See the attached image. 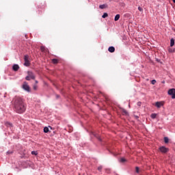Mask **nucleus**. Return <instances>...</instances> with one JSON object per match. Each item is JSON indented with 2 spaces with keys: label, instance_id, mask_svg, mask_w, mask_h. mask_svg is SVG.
<instances>
[{
  "label": "nucleus",
  "instance_id": "4",
  "mask_svg": "<svg viewBox=\"0 0 175 175\" xmlns=\"http://www.w3.org/2000/svg\"><path fill=\"white\" fill-rule=\"evenodd\" d=\"M23 88L25 90V91H27V92H30L31 88H29V85H28V83L24 82L23 85Z\"/></svg>",
  "mask_w": 175,
  "mask_h": 175
},
{
  "label": "nucleus",
  "instance_id": "9",
  "mask_svg": "<svg viewBox=\"0 0 175 175\" xmlns=\"http://www.w3.org/2000/svg\"><path fill=\"white\" fill-rule=\"evenodd\" d=\"M40 50L42 51V53H47L49 51V49H47L45 46H41Z\"/></svg>",
  "mask_w": 175,
  "mask_h": 175
},
{
  "label": "nucleus",
  "instance_id": "18",
  "mask_svg": "<svg viewBox=\"0 0 175 175\" xmlns=\"http://www.w3.org/2000/svg\"><path fill=\"white\" fill-rule=\"evenodd\" d=\"M120 162H121L122 163H124V162H126V159H125L124 158H121L120 159Z\"/></svg>",
  "mask_w": 175,
  "mask_h": 175
},
{
  "label": "nucleus",
  "instance_id": "17",
  "mask_svg": "<svg viewBox=\"0 0 175 175\" xmlns=\"http://www.w3.org/2000/svg\"><path fill=\"white\" fill-rule=\"evenodd\" d=\"M53 64H58V59H52Z\"/></svg>",
  "mask_w": 175,
  "mask_h": 175
},
{
  "label": "nucleus",
  "instance_id": "10",
  "mask_svg": "<svg viewBox=\"0 0 175 175\" xmlns=\"http://www.w3.org/2000/svg\"><path fill=\"white\" fill-rule=\"evenodd\" d=\"M108 51H109V53H114L116 51V48H114V46H109Z\"/></svg>",
  "mask_w": 175,
  "mask_h": 175
},
{
  "label": "nucleus",
  "instance_id": "1",
  "mask_svg": "<svg viewBox=\"0 0 175 175\" xmlns=\"http://www.w3.org/2000/svg\"><path fill=\"white\" fill-rule=\"evenodd\" d=\"M13 105L15 111L18 113V114H23L27 110L24 100L21 97H15L13 100Z\"/></svg>",
  "mask_w": 175,
  "mask_h": 175
},
{
  "label": "nucleus",
  "instance_id": "2",
  "mask_svg": "<svg viewBox=\"0 0 175 175\" xmlns=\"http://www.w3.org/2000/svg\"><path fill=\"white\" fill-rule=\"evenodd\" d=\"M31 79L32 80H35L36 79L35 74H33L32 71H27V76L25 77V79L27 80V81H29Z\"/></svg>",
  "mask_w": 175,
  "mask_h": 175
},
{
  "label": "nucleus",
  "instance_id": "29",
  "mask_svg": "<svg viewBox=\"0 0 175 175\" xmlns=\"http://www.w3.org/2000/svg\"><path fill=\"white\" fill-rule=\"evenodd\" d=\"M138 10L139 12H143V9L142 8V7H138Z\"/></svg>",
  "mask_w": 175,
  "mask_h": 175
},
{
  "label": "nucleus",
  "instance_id": "3",
  "mask_svg": "<svg viewBox=\"0 0 175 175\" xmlns=\"http://www.w3.org/2000/svg\"><path fill=\"white\" fill-rule=\"evenodd\" d=\"M24 61H25V63H24L25 66H29V65H31V63L29 62V55H25Z\"/></svg>",
  "mask_w": 175,
  "mask_h": 175
},
{
  "label": "nucleus",
  "instance_id": "33",
  "mask_svg": "<svg viewBox=\"0 0 175 175\" xmlns=\"http://www.w3.org/2000/svg\"><path fill=\"white\" fill-rule=\"evenodd\" d=\"M172 1H173L174 3H175V0H172Z\"/></svg>",
  "mask_w": 175,
  "mask_h": 175
},
{
  "label": "nucleus",
  "instance_id": "20",
  "mask_svg": "<svg viewBox=\"0 0 175 175\" xmlns=\"http://www.w3.org/2000/svg\"><path fill=\"white\" fill-rule=\"evenodd\" d=\"M164 142H165V143H169V138L167 137H165Z\"/></svg>",
  "mask_w": 175,
  "mask_h": 175
},
{
  "label": "nucleus",
  "instance_id": "8",
  "mask_svg": "<svg viewBox=\"0 0 175 175\" xmlns=\"http://www.w3.org/2000/svg\"><path fill=\"white\" fill-rule=\"evenodd\" d=\"M154 106H156V107H158V109L162 107V106H163V104L161 102H157L154 105Z\"/></svg>",
  "mask_w": 175,
  "mask_h": 175
},
{
  "label": "nucleus",
  "instance_id": "16",
  "mask_svg": "<svg viewBox=\"0 0 175 175\" xmlns=\"http://www.w3.org/2000/svg\"><path fill=\"white\" fill-rule=\"evenodd\" d=\"M168 51H169V53H174L175 49L170 48V49H168Z\"/></svg>",
  "mask_w": 175,
  "mask_h": 175
},
{
  "label": "nucleus",
  "instance_id": "30",
  "mask_svg": "<svg viewBox=\"0 0 175 175\" xmlns=\"http://www.w3.org/2000/svg\"><path fill=\"white\" fill-rule=\"evenodd\" d=\"M137 105L139 106V107H140V106H142V102H138Z\"/></svg>",
  "mask_w": 175,
  "mask_h": 175
},
{
  "label": "nucleus",
  "instance_id": "14",
  "mask_svg": "<svg viewBox=\"0 0 175 175\" xmlns=\"http://www.w3.org/2000/svg\"><path fill=\"white\" fill-rule=\"evenodd\" d=\"M122 114L123 116H126L128 114V111H126L125 109H122Z\"/></svg>",
  "mask_w": 175,
  "mask_h": 175
},
{
  "label": "nucleus",
  "instance_id": "7",
  "mask_svg": "<svg viewBox=\"0 0 175 175\" xmlns=\"http://www.w3.org/2000/svg\"><path fill=\"white\" fill-rule=\"evenodd\" d=\"M12 69L13 70H14V72H17V70L20 69V66L18 64H14L12 66Z\"/></svg>",
  "mask_w": 175,
  "mask_h": 175
},
{
  "label": "nucleus",
  "instance_id": "19",
  "mask_svg": "<svg viewBox=\"0 0 175 175\" xmlns=\"http://www.w3.org/2000/svg\"><path fill=\"white\" fill-rule=\"evenodd\" d=\"M109 14L107 13H104L102 16L103 18H106V17H108Z\"/></svg>",
  "mask_w": 175,
  "mask_h": 175
},
{
  "label": "nucleus",
  "instance_id": "22",
  "mask_svg": "<svg viewBox=\"0 0 175 175\" xmlns=\"http://www.w3.org/2000/svg\"><path fill=\"white\" fill-rule=\"evenodd\" d=\"M33 88L35 91H36V90H38V85L37 84H34L33 86Z\"/></svg>",
  "mask_w": 175,
  "mask_h": 175
},
{
  "label": "nucleus",
  "instance_id": "23",
  "mask_svg": "<svg viewBox=\"0 0 175 175\" xmlns=\"http://www.w3.org/2000/svg\"><path fill=\"white\" fill-rule=\"evenodd\" d=\"M31 154L32 155H38V151H35V150L32 151Z\"/></svg>",
  "mask_w": 175,
  "mask_h": 175
},
{
  "label": "nucleus",
  "instance_id": "24",
  "mask_svg": "<svg viewBox=\"0 0 175 175\" xmlns=\"http://www.w3.org/2000/svg\"><path fill=\"white\" fill-rule=\"evenodd\" d=\"M155 83H157V81L155 79L151 81V84H152V85H154Z\"/></svg>",
  "mask_w": 175,
  "mask_h": 175
},
{
  "label": "nucleus",
  "instance_id": "15",
  "mask_svg": "<svg viewBox=\"0 0 175 175\" xmlns=\"http://www.w3.org/2000/svg\"><path fill=\"white\" fill-rule=\"evenodd\" d=\"M151 118H157V113H152L150 116Z\"/></svg>",
  "mask_w": 175,
  "mask_h": 175
},
{
  "label": "nucleus",
  "instance_id": "27",
  "mask_svg": "<svg viewBox=\"0 0 175 175\" xmlns=\"http://www.w3.org/2000/svg\"><path fill=\"white\" fill-rule=\"evenodd\" d=\"M102 169H103V167L102 166H99L98 167V170H99V172H101L102 171Z\"/></svg>",
  "mask_w": 175,
  "mask_h": 175
},
{
  "label": "nucleus",
  "instance_id": "28",
  "mask_svg": "<svg viewBox=\"0 0 175 175\" xmlns=\"http://www.w3.org/2000/svg\"><path fill=\"white\" fill-rule=\"evenodd\" d=\"M5 125H7L8 126H12V124L9 122L5 123Z\"/></svg>",
  "mask_w": 175,
  "mask_h": 175
},
{
  "label": "nucleus",
  "instance_id": "6",
  "mask_svg": "<svg viewBox=\"0 0 175 175\" xmlns=\"http://www.w3.org/2000/svg\"><path fill=\"white\" fill-rule=\"evenodd\" d=\"M159 150L161 152H163L164 154H166L169 151V148L165 147V146H161L159 148Z\"/></svg>",
  "mask_w": 175,
  "mask_h": 175
},
{
  "label": "nucleus",
  "instance_id": "5",
  "mask_svg": "<svg viewBox=\"0 0 175 175\" xmlns=\"http://www.w3.org/2000/svg\"><path fill=\"white\" fill-rule=\"evenodd\" d=\"M168 94L171 96L172 99H175V89L172 88L169 90Z\"/></svg>",
  "mask_w": 175,
  "mask_h": 175
},
{
  "label": "nucleus",
  "instance_id": "13",
  "mask_svg": "<svg viewBox=\"0 0 175 175\" xmlns=\"http://www.w3.org/2000/svg\"><path fill=\"white\" fill-rule=\"evenodd\" d=\"M120 20V14H116L114 18L115 21H118Z\"/></svg>",
  "mask_w": 175,
  "mask_h": 175
},
{
  "label": "nucleus",
  "instance_id": "26",
  "mask_svg": "<svg viewBox=\"0 0 175 175\" xmlns=\"http://www.w3.org/2000/svg\"><path fill=\"white\" fill-rule=\"evenodd\" d=\"M139 167H135V172H136V173H139Z\"/></svg>",
  "mask_w": 175,
  "mask_h": 175
},
{
  "label": "nucleus",
  "instance_id": "21",
  "mask_svg": "<svg viewBox=\"0 0 175 175\" xmlns=\"http://www.w3.org/2000/svg\"><path fill=\"white\" fill-rule=\"evenodd\" d=\"M44 133H47L49 132V129H48V127H44Z\"/></svg>",
  "mask_w": 175,
  "mask_h": 175
},
{
  "label": "nucleus",
  "instance_id": "11",
  "mask_svg": "<svg viewBox=\"0 0 175 175\" xmlns=\"http://www.w3.org/2000/svg\"><path fill=\"white\" fill-rule=\"evenodd\" d=\"M174 46V38H171L170 40V46L173 47Z\"/></svg>",
  "mask_w": 175,
  "mask_h": 175
},
{
  "label": "nucleus",
  "instance_id": "32",
  "mask_svg": "<svg viewBox=\"0 0 175 175\" xmlns=\"http://www.w3.org/2000/svg\"><path fill=\"white\" fill-rule=\"evenodd\" d=\"M35 83H36V84H38V83H39V81H35Z\"/></svg>",
  "mask_w": 175,
  "mask_h": 175
},
{
  "label": "nucleus",
  "instance_id": "12",
  "mask_svg": "<svg viewBox=\"0 0 175 175\" xmlns=\"http://www.w3.org/2000/svg\"><path fill=\"white\" fill-rule=\"evenodd\" d=\"M106 8H107V5H106L105 4H103V5H99L100 9H106Z\"/></svg>",
  "mask_w": 175,
  "mask_h": 175
},
{
  "label": "nucleus",
  "instance_id": "25",
  "mask_svg": "<svg viewBox=\"0 0 175 175\" xmlns=\"http://www.w3.org/2000/svg\"><path fill=\"white\" fill-rule=\"evenodd\" d=\"M96 137H97V139L100 141L102 142V139H100V137L99 135H95Z\"/></svg>",
  "mask_w": 175,
  "mask_h": 175
},
{
  "label": "nucleus",
  "instance_id": "31",
  "mask_svg": "<svg viewBox=\"0 0 175 175\" xmlns=\"http://www.w3.org/2000/svg\"><path fill=\"white\" fill-rule=\"evenodd\" d=\"M99 93L101 94L102 95H103V96H106L104 93H102V92H99Z\"/></svg>",
  "mask_w": 175,
  "mask_h": 175
}]
</instances>
